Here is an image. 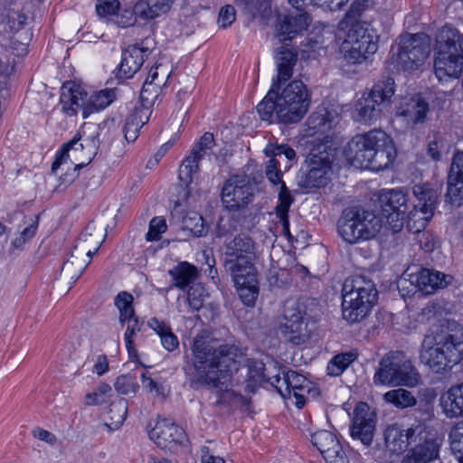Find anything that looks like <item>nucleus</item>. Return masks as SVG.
Listing matches in <instances>:
<instances>
[{"label": "nucleus", "mask_w": 463, "mask_h": 463, "mask_svg": "<svg viewBox=\"0 0 463 463\" xmlns=\"http://www.w3.org/2000/svg\"><path fill=\"white\" fill-rule=\"evenodd\" d=\"M191 352L182 367L190 387H208L220 392L228 390L244 355L239 340L232 338L213 345L201 335L194 338Z\"/></svg>", "instance_id": "f257e3e1"}, {"label": "nucleus", "mask_w": 463, "mask_h": 463, "mask_svg": "<svg viewBox=\"0 0 463 463\" xmlns=\"http://www.w3.org/2000/svg\"><path fill=\"white\" fill-rule=\"evenodd\" d=\"M345 156L354 166L378 172L394 161L396 148L384 131L373 129L354 137L347 144Z\"/></svg>", "instance_id": "f03ea898"}, {"label": "nucleus", "mask_w": 463, "mask_h": 463, "mask_svg": "<svg viewBox=\"0 0 463 463\" xmlns=\"http://www.w3.org/2000/svg\"><path fill=\"white\" fill-rule=\"evenodd\" d=\"M420 359L432 373L449 372L463 360V330L442 326L427 334L421 343Z\"/></svg>", "instance_id": "7ed1b4c3"}, {"label": "nucleus", "mask_w": 463, "mask_h": 463, "mask_svg": "<svg viewBox=\"0 0 463 463\" xmlns=\"http://www.w3.org/2000/svg\"><path fill=\"white\" fill-rule=\"evenodd\" d=\"M434 73L440 82L458 78L463 71V34L449 24L435 38Z\"/></svg>", "instance_id": "20e7f679"}, {"label": "nucleus", "mask_w": 463, "mask_h": 463, "mask_svg": "<svg viewBox=\"0 0 463 463\" xmlns=\"http://www.w3.org/2000/svg\"><path fill=\"white\" fill-rule=\"evenodd\" d=\"M343 318L349 324L366 318L378 300L375 284L364 276L347 278L342 288Z\"/></svg>", "instance_id": "39448f33"}, {"label": "nucleus", "mask_w": 463, "mask_h": 463, "mask_svg": "<svg viewBox=\"0 0 463 463\" xmlns=\"http://www.w3.org/2000/svg\"><path fill=\"white\" fill-rule=\"evenodd\" d=\"M382 222V218L373 211L350 207L338 219L337 232L345 242L358 244L374 238L381 231Z\"/></svg>", "instance_id": "423d86ee"}, {"label": "nucleus", "mask_w": 463, "mask_h": 463, "mask_svg": "<svg viewBox=\"0 0 463 463\" xmlns=\"http://www.w3.org/2000/svg\"><path fill=\"white\" fill-rule=\"evenodd\" d=\"M373 383L375 385L412 388L420 383V375L403 352L391 351L380 360Z\"/></svg>", "instance_id": "0eeeda50"}, {"label": "nucleus", "mask_w": 463, "mask_h": 463, "mask_svg": "<svg viewBox=\"0 0 463 463\" xmlns=\"http://www.w3.org/2000/svg\"><path fill=\"white\" fill-rule=\"evenodd\" d=\"M335 152L333 141L327 138L315 144L299 171V185L305 188L326 186L335 159Z\"/></svg>", "instance_id": "6e6552de"}, {"label": "nucleus", "mask_w": 463, "mask_h": 463, "mask_svg": "<svg viewBox=\"0 0 463 463\" xmlns=\"http://www.w3.org/2000/svg\"><path fill=\"white\" fill-rule=\"evenodd\" d=\"M113 90H102L94 92L88 100L87 92L73 81H66L61 89L60 102L62 111L68 116L77 114L79 108L82 109V116L87 118L90 114L103 110L115 99Z\"/></svg>", "instance_id": "1a4fd4ad"}, {"label": "nucleus", "mask_w": 463, "mask_h": 463, "mask_svg": "<svg viewBox=\"0 0 463 463\" xmlns=\"http://www.w3.org/2000/svg\"><path fill=\"white\" fill-rule=\"evenodd\" d=\"M256 257V242L245 233H239L224 242L222 250L223 267L231 275L253 270Z\"/></svg>", "instance_id": "9d476101"}, {"label": "nucleus", "mask_w": 463, "mask_h": 463, "mask_svg": "<svg viewBox=\"0 0 463 463\" xmlns=\"http://www.w3.org/2000/svg\"><path fill=\"white\" fill-rule=\"evenodd\" d=\"M394 91L395 83L392 77H384L378 80L368 96L356 103L355 120L368 125L375 122L383 109L389 105Z\"/></svg>", "instance_id": "9b49d317"}, {"label": "nucleus", "mask_w": 463, "mask_h": 463, "mask_svg": "<svg viewBox=\"0 0 463 463\" xmlns=\"http://www.w3.org/2000/svg\"><path fill=\"white\" fill-rule=\"evenodd\" d=\"M279 114L281 123L299 122L307 113L311 98L307 86L302 80H294L280 92L279 90Z\"/></svg>", "instance_id": "f8f14e48"}, {"label": "nucleus", "mask_w": 463, "mask_h": 463, "mask_svg": "<svg viewBox=\"0 0 463 463\" xmlns=\"http://www.w3.org/2000/svg\"><path fill=\"white\" fill-rule=\"evenodd\" d=\"M346 42L351 47L345 58L353 63L366 61L378 50V35L365 23L353 24L347 33Z\"/></svg>", "instance_id": "ddd939ff"}, {"label": "nucleus", "mask_w": 463, "mask_h": 463, "mask_svg": "<svg viewBox=\"0 0 463 463\" xmlns=\"http://www.w3.org/2000/svg\"><path fill=\"white\" fill-rule=\"evenodd\" d=\"M429 52L430 47L413 34L401 40L396 52L391 50V61L397 70L413 71L424 63Z\"/></svg>", "instance_id": "4468645a"}, {"label": "nucleus", "mask_w": 463, "mask_h": 463, "mask_svg": "<svg viewBox=\"0 0 463 463\" xmlns=\"http://www.w3.org/2000/svg\"><path fill=\"white\" fill-rule=\"evenodd\" d=\"M378 200L389 229L393 233L401 232L409 213L405 190L403 188L382 190Z\"/></svg>", "instance_id": "2eb2a0df"}, {"label": "nucleus", "mask_w": 463, "mask_h": 463, "mask_svg": "<svg viewBox=\"0 0 463 463\" xmlns=\"http://www.w3.org/2000/svg\"><path fill=\"white\" fill-rule=\"evenodd\" d=\"M415 201L413 209L408 213V224L418 222L417 232L424 229L434 215L439 203L437 190L428 184H416L413 187Z\"/></svg>", "instance_id": "dca6fc26"}, {"label": "nucleus", "mask_w": 463, "mask_h": 463, "mask_svg": "<svg viewBox=\"0 0 463 463\" xmlns=\"http://www.w3.org/2000/svg\"><path fill=\"white\" fill-rule=\"evenodd\" d=\"M377 414L364 402H358L353 412L350 434L353 439L369 447L373 439L376 429Z\"/></svg>", "instance_id": "f3484780"}, {"label": "nucleus", "mask_w": 463, "mask_h": 463, "mask_svg": "<svg viewBox=\"0 0 463 463\" xmlns=\"http://www.w3.org/2000/svg\"><path fill=\"white\" fill-rule=\"evenodd\" d=\"M311 22L310 16L302 7L294 8L285 14H279L276 22V37L281 43L289 45L288 42L306 31Z\"/></svg>", "instance_id": "a211bd4d"}, {"label": "nucleus", "mask_w": 463, "mask_h": 463, "mask_svg": "<svg viewBox=\"0 0 463 463\" xmlns=\"http://www.w3.org/2000/svg\"><path fill=\"white\" fill-rule=\"evenodd\" d=\"M222 202L230 211L242 210L252 200V186L244 177L234 176L227 180L222 189Z\"/></svg>", "instance_id": "6ab92c4d"}, {"label": "nucleus", "mask_w": 463, "mask_h": 463, "mask_svg": "<svg viewBox=\"0 0 463 463\" xmlns=\"http://www.w3.org/2000/svg\"><path fill=\"white\" fill-rule=\"evenodd\" d=\"M99 145V139L98 134L87 137L84 139L81 138L80 134L75 135L71 141L63 144L57 151L55 160L52 164V173L55 174L62 165H68L70 152L72 153L73 156H76L79 152L88 150L89 158L86 164H90L94 155L97 153Z\"/></svg>", "instance_id": "aec40b11"}, {"label": "nucleus", "mask_w": 463, "mask_h": 463, "mask_svg": "<svg viewBox=\"0 0 463 463\" xmlns=\"http://www.w3.org/2000/svg\"><path fill=\"white\" fill-rule=\"evenodd\" d=\"M282 335L295 345L306 344L310 338V330L304 313L298 307L286 308L280 324Z\"/></svg>", "instance_id": "412c9836"}, {"label": "nucleus", "mask_w": 463, "mask_h": 463, "mask_svg": "<svg viewBox=\"0 0 463 463\" xmlns=\"http://www.w3.org/2000/svg\"><path fill=\"white\" fill-rule=\"evenodd\" d=\"M215 146L213 134L205 132L194 146L191 154L179 167V179L186 186L193 181V175L199 171V162Z\"/></svg>", "instance_id": "4be33fe9"}, {"label": "nucleus", "mask_w": 463, "mask_h": 463, "mask_svg": "<svg viewBox=\"0 0 463 463\" xmlns=\"http://www.w3.org/2000/svg\"><path fill=\"white\" fill-rule=\"evenodd\" d=\"M146 90L140 92V99L129 109L123 126V133L128 142H134L139 136L140 128L148 122L152 114L150 101L145 97Z\"/></svg>", "instance_id": "5701e85b"}, {"label": "nucleus", "mask_w": 463, "mask_h": 463, "mask_svg": "<svg viewBox=\"0 0 463 463\" xmlns=\"http://www.w3.org/2000/svg\"><path fill=\"white\" fill-rule=\"evenodd\" d=\"M311 442L326 463H349V459L343 449L337 436L326 430H318L311 435Z\"/></svg>", "instance_id": "b1692460"}, {"label": "nucleus", "mask_w": 463, "mask_h": 463, "mask_svg": "<svg viewBox=\"0 0 463 463\" xmlns=\"http://www.w3.org/2000/svg\"><path fill=\"white\" fill-rule=\"evenodd\" d=\"M150 53L151 49L145 46L144 42L128 45L122 51L118 77L132 78L140 70Z\"/></svg>", "instance_id": "393cba45"}, {"label": "nucleus", "mask_w": 463, "mask_h": 463, "mask_svg": "<svg viewBox=\"0 0 463 463\" xmlns=\"http://www.w3.org/2000/svg\"><path fill=\"white\" fill-rule=\"evenodd\" d=\"M430 104L420 94L404 98L397 107V117L403 118L408 125L416 127L426 122Z\"/></svg>", "instance_id": "a878e982"}, {"label": "nucleus", "mask_w": 463, "mask_h": 463, "mask_svg": "<svg viewBox=\"0 0 463 463\" xmlns=\"http://www.w3.org/2000/svg\"><path fill=\"white\" fill-rule=\"evenodd\" d=\"M409 276L411 284L415 285L425 295L433 294L438 288H445L449 284L447 278L451 279L440 271L425 268H420L418 272Z\"/></svg>", "instance_id": "bb28decb"}, {"label": "nucleus", "mask_w": 463, "mask_h": 463, "mask_svg": "<svg viewBox=\"0 0 463 463\" xmlns=\"http://www.w3.org/2000/svg\"><path fill=\"white\" fill-rule=\"evenodd\" d=\"M150 438L161 448L181 444L185 439V432L182 427L164 419L158 421L149 433Z\"/></svg>", "instance_id": "cd10ccee"}, {"label": "nucleus", "mask_w": 463, "mask_h": 463, "mask_svg": "<svg viewBox=\"0 0 463 463\" xmlns=\"http://www.w3.org/2000/svg\"><path fill=\"white\" fill-rule=\"evenodd\" d=\"M416 430L407 429L395 425L388 426L384 432V440L387 449L396 455L407 450L408 447L417 440Z\"/></svg>", "instance_id": "c85d7f7f"}, {"label": "nucleus", "mask_w": 463, "mask_h": 463, "mask_svg": "<svg viewBox=\"0 0 463 463\" xmlns=\"http://www.w3.org/2000/svg\"><path fill=\"white\" fill-rule=\"evenodd\" d=\"M236 286L238 295L242 303L248 307H253L259 296V282L257 269L247 270L236 275H231Z\"/></svg>", "instance_id": "c756f323"}, {"label": "nucleus", "mask_w": 463, "mask_h": 463, "mask_svg": "<svg viewBox=\"0 0 463 463\" xmlns=\"http://www.w3.org/2000/svg\"><path fill=\"white\" fill-rule=\"evenodd\" d=\"M442 413L448 419L463 417V382L451 385L439 399Z\"/></svg>", "instance_id": "7c9ffc66"}, {"label": "nucleus", "mask_w": 463, "mask_h": 463, "mask_svg": "<svg viewBox=\"0 0 463 463\" xmlns=\"http://www.w3.org/2000/svg\"><path fill=\"white\" fill-rule=\"evenodd\" d=\"M281 87L275 80H272L270 90L268 91L263 99L257 105L256 109L261 120L269 123H281V117L279 114V90Z\"/></svg>", "instance_id": "2f4dec72"}, {"label": "nucleus", "mask_w": 463, "mask_h": 463, "mask_svg": "<svg viewBox=\"0 0 463 463\" xmlns=\"http://www.w3.org/2000/svg\"><path fill=\"white\" fill-rule=\"evenodd\" d=\"M168 275L171 277L172 284L165 289L166 291L173 288L186 290L198 279L199 270L187 261H180L168 270Z\"/></svg>", "instance_id": "473e14b6"}, {"label": "nucleus", "mask_w": 463, "mask_h": 463, "mask_svg": "<svg viewBox=\"0 0 463 463\" xmlns=\"http://www.w3.org/2000/svg\"><path fill=\"white\" fill-rule=\"evenodd\" d=\"M288 45L282 43L275 50V62L277 66L276 82L280 85L282 82L288 80L292 74L293 69L298 61V52L288 48Z\"/></svg>", "instance_id": "72a5a7b5"}, {"label": "nucleus", "mask_w": 463, "mask_h": 463, "mask_svg": "<svg viewBox=\"0 0 463 463\" xmlns=\"http://www.w3.org/2000/svg\"><path fill=\"white\" fill-rule=\"evenodd\" d=\"M439 447L437 439H425L422 443L411 449L401 463H430L439 457Z\"/></svg>", "instance_id": "f704fd0d"}, {"label": "nucleus", "mask_w": 463, "mask_h": 463, "mask_svg": "<svg viewBox=\"0 0 463 463\" xmlns=\"http://www.w3.org/2000/svg\"><path fill=\"white\" fill-rule=\"evenodd\" d=\"M174 2L175 0H138L135 4V11L140 20L151 21L166 14Z\"/></svg>", "instance_id": "c9c22d12"}, {"label": "nucleus", "mask_w": 463, "mask_h": 463, "mask_svg": "<svg viewBox=\"0 0 463 463\" xmlns=\"http://www.w3.org/2000/svg\"><path fill=\"white\" fill-rule=\"evenodd\" d=\"M272 367L267 368L265 364L258 359H249L246 388L254 392L257 388L268 383L273 373Z\"/></svg>", "instance_id": "e433bc0d"}, {"label": "nucleus", "mask_w": 463, "mask_h": 463, "mask_svg": "<svg viewBox=\"0 0 463 463\" xmlns=\"http://www.w3.org/2000/svg\"><path fill=\"white\" fill-rule=\"evenodd\" d=\"M288 381L291 389V402L298 409L306 404V396L311 391V382L304 375L293 371H288Z\"/></svg>", "instance_id": "4c0bfd02"}, {"label": "nucleus", "mask_w": 463, "mask_h": 463, "mask_svg": "<svg viewBox=\"0 0 463 463\" xmlns=\"http://www.w3.org/2000/svg\"><path fill=\"white\" fill-rule=\"evenodd\" d=\"M357 357L358 354L354 351L340 353L334 355L327 364V374L334 377L340 376Z\"/></svg>", "instance_id": "58836bf2"}, {"label": "nucleus", "mask_w": 463, "mask_h": 463, "mask_svg": "<svg viewBox=\"0 0 463 463\" xmlns=\"http://www.w3.org/2000/svg\"><path fill=\"white\" fill-rule=\"evenodd\" d=\"M384 400L399 409L411 408L416 405L417 399L411 392L398 388L387 392L383 395Z\"/></svg>", "instance_id": "ea45409f"}, {"label": "nucleus", "mask_w": 463, "mask_h": 463, "mask_svg": "<svg viewBox=\"0 0 463 463\" xmlns=\"http://www.w3.org/2000/svg\"><path fill=\"white\" fill-rule=\"evenodd\" d=\"M445 201L455 206L463 204V178L448 174Z\"/></svg>", "instance_id": "a19ab883"}, {"label": "nucleus", "mask_w": 463, "mask_h": 463, "mask_svg": "<svg viewBox=\"0 0 463 463\" xmlns=\"http://www.w3.org/2000/svg\"><path fill=\"white\" fill-rule=\"evenodd\" d=\"M134 298L127 292H119L114 298V304L119 311V322L124 326L126 319L133 317L136 313L133 307Z\"/></svg>", "instance_id": "79ce46f5"}, {"label": "nucleus", "mask_w": 463, "mask_h": 463, "mask_svg": "<svg viewBox=\"0 0 463 463\" xmlns=\"http://www.w3.org/2000/svg\"><path fill=\"white\" fill-rule=\"evenodd\" d=\"M182 229L190 232L196 237L203 236L207 232L203 217L195 212H191L183 218Z\"/></svg>", "instance_id": "37998d69"}, {"label": "nucleus", "mask_w": 463, "mask_h": 463, "mask_svg": "<svg viewBox=\"0 0 463 463\" xmlns=\"http://www.w3.org/2000/svg\"><path fill=\"white\" fill-rule=\"evenodd\" d=\"M273 371L270 380L268 382L276 391L281 395L284 400L291 401V389L288 381V372L283 373V377H280V369L272 366Z\"/></svg>", "instance_id": "c03bdc74"}, {"label": "nucleus", "mask_w": 463, "mask_h": 463, "mask_svg": "<svg viewBox=\"0 0 463 463\" xmlns=\"http://www.w3.org/2000/svg\"><path fill=\"white\" fill-rule=\"evenodd\" d=\"M116 391L123 395L136 394L139 389L137 376L132 373L119 375L114 383Z\"/></svg>", "instance_id": "a18cd8bd"}, {"label": "nucleus", "mask_w": 463, "mask_h": 463, "mask_svg": "<svg viewBox=\"0 0 463 463\" xmlns=\"http://www.w3.org/2000/svg\"><path fill=\"white\" fill-rule=\"evenodd\" d=\"M450 449L459 463H463V421L458 422L449 432Z\"/></svg>", "instance_id": "49530a36"}, {"label": "nucleus", "mask_w": 463, "mask_h": 463, "mask_svg": "<svg viewBox=\"0 0 463 463\" xmlns=\"http://www.w3.org/2000/svg\"><path fill=\"white\" fill-rule=\"evenodd\" d=\"M205 290L200 284H194L187 289V301L193 311L200 310L203 306Z\"/></svg>", "instance_id": "de8ad7c7"}, {"label": "nucleus", "mask_w": 463, "mask_h": 463, "mask_svg": "<svg viewBox=\"0 0 463 463\" xmlns=\"http://www.w3.org/2000/svg\"><path fill=\"white\" fill-rule=\"evenodd\" d=\"M294 202V198L290 194V191L286 186L285 183L281 184L279 194V203L276 206V215L277 216H286L288 215V211L291 204Z\"/></svg>", "instance_id": "09e8293b"}, {"label": "nucleus", "mask_w": 463, "mask_h": 463, "mask_svg": "<svg viewBox=\"0 0 463 463\" xmlns=\"http://www.w3.org/2000/svg\"><path fill=\"white\" fill-rule=\"evenodd\" d=\"M126 323H128V326L124 334V340L128 352L131 355L132 353H136L133 336L137 334V332L140 331L141 325L136 315L131 318L126 319Z\"/></svg>", "instance_id": "8fccbe9b"}, {"label": "nucleus", "mask_w": 463, "mask_h": 463, "mask_svg": "<svg viewBox=\"0 0 463 463\" xmlns=\"http://www.w3.org/2000/svg\"><path fill=\"white\" fill-rule=\"evenodd\" d=\"M78 261V259L71 254V258L68 259L66 261H64L62 267H61V273L72 280L73 283H75L78 279L82 275L85 267L83 265L79 264L76 266Z\"/></svg>", "instance_id": "3c124183"}, {"label": "nucleus", "mask_w": 463, "mask_h": 463, "mask_svg": "<svg viewBox=\"0 0 463 463\" xmlns=\"http://www.w3.org/2000/svg\"><path fill=\"white\" fill-rule=\"evenodd\" d=\"M167 229L166 222L163 217H154L148 227V232L146 234V239L148 241H158L161 234Z\"/></svg>", "instance_id": "603ef678"}, {"label": "nucleus", "mask_w": 463, "mask_h": 463, "mask_svg": "<svg viewBox=\"0 0 463 463\" xmlns=\"http://www.w3.org/2000/svg\"><path fill=\"white\" fill-rule=\"evenodd\" d=\"M120 11L118 0H98L96 12L101 17H114L116 13Z\"/></svg>", "instance_id": "864d4df0"}, {"label": "nucleus", "mask_w": 463, "mask_h": 463, "mask_svg": "<svg viewBox=\"0 0 463 463\" xmlns=\"http://www.w3.org/2000/svg\"><path fill=\"white\" fill-rule=\"evenodd\" d=\"M139 16L135 11V5L132 9H123L116 13L112 20L122 28L132 26L136 24Z\"/></svg>", "instance_id": "5fc2aeb1"}, {"label": "nucleus", "mask_w": 463, "mask_h": 463, "mask_svg": "<svg viewBox=\"0 0 463 463\" xmlns=\"http://www.w3.org/2000/svg\"><path fill=\"white\" fill-rule=\"evenodd\" d=\"M370 0H354L345 14L347 24L351 25L359 23L357 20L362 14L367 9Z\"/></svg>", "instance_id": "6e6d98bb"}, {"label": "nucleus", "mask_w": 463, "mask_h": 463, "mask_svg": "<svg viewBox=\"0 0 463 463\" xmlns=\"http://www.w3.org/2000/svg\"><path fill=\"white\" fill-rule=\"evenodd\" d=\"M235 8L231 5H225L220 10L218 24L221 27L227 28L235 21Z\"/></svg>", "instance_id": "4d7b16f0"}, {"label": "nucleus", "mask_w": 463, "mask_h": 463, "mask_svg": "<svg viewBox=\"0 0 463 463\" xmlns=\"http://www.w3.org/2000/svg\"><path fill=\"white\" fill-rule=\"evenodd\" d=\"M326 113L327 112L326 110L325 113H312L307 118L309 128L315 130H321L327 127L329 125V121L327 120Z\"/></svg>", "instance_id": "13d9d810"}, {"label": "nucleus", "mask_w": 463, "mask_h": 463, "mask_svg": "<svg viewBox=\"0 0 463 463\" xmlns=\"http://www.w3.org/2000/svg\"><path fill=\"white\" fill-rule=\"evenodd\" d=\"M72 165H74L72 168L68 166L66 172L60 176V185H70L78 177L77 171L87 165V164L83 162L80 164L72 163Z\"/></svg>", "instance_id": "bf43d9fd"}, {"label": "nucleus", "mask_w": 463, "mask_h": 463, "mask_svg": "<svg viewBox=\"0 0 463 463\" xmlns=\"http://www.w3.org/2000/svg\"><path fill=\"white\" fill-rule=\"evenodd\" d=\"M444 147L443 142L440 137H435L430 141L427 146V155L434 161L441 159V149Z\"/></svg>", "instance_id": "052dcab7"}, {"label": "nucleus", "mask_w": 463, "mask_h": 463, "mask_svg": "<svg viewBox=\"0 0 463 463\" xmlns=\"http://www.w3.org/2000/svg\"><path fill=\"white\" fill-rule=\"evenodd\" d=\"M449 174L463 178V151L454 153Z\"/></svg>", "instance_id": "680f3d73"}, {"label": "nucleus", "mask_w": 463, "mask_h": 463, "mask_svg": "<svg viewBox=\"0 0 463 463\" xmlns=\"http://www.w3.org/2000/svg\"><path fill=\"white\" fill-rule=\"evenodd\" d=\"M160 340L163 347L168 352H173L179 347L178 337L174 334L172 329L167 331L165 335H162Z\"/></svg>", "instance_id": "e2e57ef3"}, {"label": "nucleus", "mask_w": 463, "mask_h": 463, "mask_svg": "<svg viewBox=\"0 0 463 463\" xmlns=\"http://www.w3.org/2000/svg\"><path fill=\"white\" fill-rule=\"evenodd\" d=\"M157 75V67H151L141 91L143 90H146V92H148L149 88L151 87L153 88L154 93L158 92V89L160 88L161 84L156 82Z\"/></svg>", "instance_id": "0e129e2a"}, {"label": "nucleus", "mask_w": 463, "mask_h": 463, "mask_svg": "<svg viewBox=\"0 0 463 463\" xmlns=\"http://www.w3.org/2000/svg\"><path fill=\"white\" fill-rule=\"evenodd\" d=\"M147 324L149 327L158 335L160 339L162 338V335H165L167 331H170L172 329L167 323L159 320L156 317L150 318Z\"/></svg>", "instance_id": "69168bd1"}, {"label": "nucleus", "mask_w": 463, "mask_h": 463, "mask_svg": "<svg viewBox=\"0 0 463 463\" xmlns=\"http://www.w3.org/2000/svg\"><path fill=\"white\" fill-rule=\"evenodd\" d=\"M140 378L143 387L149 392H155L157 395L163 392V386L155 382L150 376H147L146 373H142Z\"/></svg>", "instance_id": "338daca9"}, {"label": "nucleus", "mask_w": 463, "mask_h": 463, "mask_svg": "<svg viewBox=\"0 0 463 463\" xmlns=\"http://www.w3.org/2000/svg\"><path fill=\"white\" fill-rule=\"evenodd\" d=\"M420 248L426 252H431L437 247V241L434 240L432 234L423 232L420 239Z\"/></svg>", "instance_id": "774afa93"}]
</instances>
